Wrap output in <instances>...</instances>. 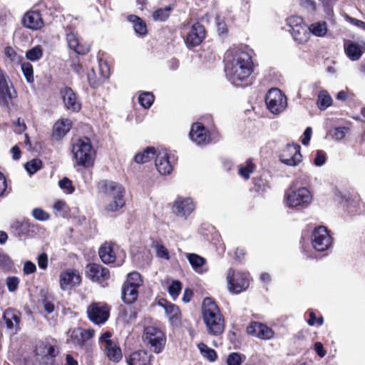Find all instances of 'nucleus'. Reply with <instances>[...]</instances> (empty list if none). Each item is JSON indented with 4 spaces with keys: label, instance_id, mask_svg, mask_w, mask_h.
Wrapping results in <instances>:
<instances>
[{
    "label": "nucleus",
    "instance_id": "1",
    "mask_svg": "<svg viewBox=\"0 0 365 365\" xmlns=\"http://www.w3.org/2000/svg\"><path fill=\"white\" fill-rule=\"evenodd\" d=\"M227 75L232 83L237 87H247L252 85L251 75L254 71L252 56L241 49L235 50L232 61L227 66Z\"/></svg>",
    "mask_w": 365,
    "mask_h": 365
},
{
    "label": "nucleus",
    "instance_id": "2",
    "mask_svg": "<svg viewBox=\"0 0 365 365\" xmlns=\"http://www.w3.org/2000/svg\"><path fill=\"white\" fill-rule=\"evenodd\" d=\"M202 317L208 334L219 336L225 328V320L216 302L210 297L203 299Z\"/></svg>",
    "mask_w": 365,
    "mask_h": 365
},
{
    "label": "nucleus",
    "instance_id": "3",
    "mask_svg": "<svg viewBox=\"0 0 365 365\" xmlns=\"http://www.w3.org/2000/svg\"><path fill=\"white\" fill-rule=\"evenodd\" d=\"M97 190L105 200L112 198V200L106 204L104 209L107 212H116L124 207L125 188L116 182L102 180L97 184Z\"/></svg>",
    "mask_w": 365,
    "mask_h": 365
},
{
    "label": "nucleus",
    "instance_id": "4",
    "mask_svg": "<svg viewBox=\"0 0 365 365\" xmlns=\"http://www.w3.org/2000/svg\"><path fill=\"white\" fill-rule=\"evenodd\" d=\"M72 153L76 165L84 168L93 167L96 152L93 149L91 140L88 137L78 138L72 145Z\"/></svg>",
    "mask_w": 365,
    "mask_h": 365
},
{
    "label": "nucleus",
    "instance_id": "5",
    "mask_svg": "<svg viewBox=\"0 0 365 365\" xmlns=\"http://www.w3.org/2000/svg\"><path fill=\"white\" fill-rule=\"evenodd\" d=\"M182 30L184 31L182 38L189 49L200 46L206 38L207 31L199 21L195 22L191 26L190 23L183 25Z\"/></svg>",
    "mask_w": 365,
    "mask_h": 365
},
{
    "label": "nucleus",
    "instance_id": "6",
    "mask_svg": "<svg viewBox=\"0 0 365 365\" xmlns=\"http://www.w3.org/2000/svg\"><path fill=\"white\" fill-rule=\"evenodd\" d=\"M312 195L306 187L294 188L292 185L284 195V200L290 207L302 209L307 207L312 202Z\"/></svg>",
    "mask_w": 365,
    "mask_h": 365
},
{
    "label": "nucleus",
    "instance_id": "7",
    "mask_svg": "<svg viewBox=\"0 0 365 365\" xmlns=\"http://www.w3.org/2000/svg\"><path fill=\"white\" fill-rule=\"evenodd\" d=\"M143 339L150 349L157 354L162 352L166 343L165 333L154 326L145 327L143 331Z\"/></svg>",
    "mask_w": 365,
    "mask_h": 365
},
{
    "label": "nucleus",
    "instance_id": "8",
    "mask_svg": "<svg viewBox=\"0 0 365 365\" xmlns=\"http://www.w3.org/2000/svg\"><path fill=\"white\" fill-rule=\"evenodd\" d=\"M111 307L104 302H93L86 309L88 319L95 324H105L109 319Z\"/></svg>",
    "mask_w": 365,
    "mask_h": 365
},
{
    "label": "nucleus",
    "instance_id": "9",
    "mask_svg": "<svg viewBox=\"0 0 365 365\" xmlns=\"http://www.w3.org/2000/svg\"><path fill=\"white\" fill-rule=\"evenodd\" d=\"M111 336V332L107 331L101 334L99 342L102 344L104 354L108 360L113 363H118L123 359L122 350L118 342L110 339Z\"/></svg>",
    "mask_w": 365,
    "mask_h": 365
},
{
    "label": "nucleus",
    "instance_id": "10",
    "mask_svg": "<svg viewBox=\"0 0 365 365\" xmlns=\"http://www.w3.org/2000/svg\"><path fill=\"white\" fill-rule=\"evenodd\" d=\"M118 246L112 242H105L98 250V255L101 262L106 264L120 266L123 262V258L118 255Z\"/></svg>",
    "mask_w": 365,
    "mask_h": 365
},
{
    "label": "nucleus",
    "instance_id": "11",
    "mask_svg": "<svg viewBox=\"0 0 365 365\" xmlns=\"http://www.w3.org/2000/svg\"><path fill=\"white\" fill-rule=\"evenodd\" d=\"M303 159L301 153V146L298 143H287L280 151L279 161L288 166L296 167Z\"/></svg>",
    "mask_w": 365,
    "mask_h": 365
},
{
    "label": "nucleus",
    "instance_id": "12",
    "mask_svg": "<svg viewBox=\"0 0 365 365\" xmlns=\"http://www.w3.org/2000/svg\"><path fill=\"white\" fill-rule=\"evenodd\" d=\"M227 280L229 291L232 294H240L250 286L249 275L245 272H235L232 268L228 270Z\"/></svg>",
    "mask_w": 365,
    "mask_h": 365
},
{
    "label": "nucleus",
    "instance_id": "13",
    "mask_svg": "<svg viewBox=\"0 0 365 365\" xmlns=\"http://www.w3.org/2000/svg\"><path fill=\"white\" fill-rule=\"evenodd\" d=\"M11 230L20 240L34 237L38 230V225L31 222L28 218L14 221L11 225Z\"/></svg>",
    "mask_w": 365,
    "mask_h": 365
},
{
    "label": "nucleus",
    "instance_id": "14",
    "mask_svg": "<svg viewBox=\"0 0 365 365\" xmlns=\"http://www.w3.org/2000/svg\"><path fill=\"white\" fill-rule=\"evenodd\" d=\"M311 242L314 249L322 252L330 247L332 244V237L327 228L320 225L312 231Z\"/></svg>",
    "mask_w": 365,
    "mask_h": 365
},
{
    "label": "nucleus",
    "instance_id": "15",
    "mask_svg": "<svg viewBox=\"0 0 365 365\" xmlns=\"http://www.w3.org/2000/svg\"><path fill=\"white\" fill-rule=\"evenodd\" d=\"M85 276L91 282L103 285L109 280L110 272L100 264L89 263L86 266Z\"/></svg>",
    "mask_w": 365,
    "mask_h": 365
},
{
    "label": "nucleus",
    "instance_id": "16",
    "mask_svg": "<svg viewBox=\"0 0 365 365\" xmlns=\"http://www.w3.org/2000/svg\"><path fill=\"white\" fill-rule=\"evenodd\" d=\"M265 103L272 113H279L285 108L286 97L279 88H273L267 93Z\"/></svg>",
    "mask_w": 365,
    "mask_h": 365
},
{
    "label": "nucleus",
    "instance_id": "17",
    "mask_svg": "<svg viewBox=\"0 0 365 365\" xmlns=\"http://www.w3.org/2000/svg\"><path fill=\"white\" fill-rule=\"evenodd\" d=\"M176 159L167 150H159L156 155L155 165L161 175H170L174 168Z\"/></svg>",
    "mask_w": 365,
    "mask_h": 365
},
{
    "label": "nucleus",
    "instance_id": "18",
    "mask_svg": "<svg viewBox=\"0 0 365 365\" xmlns=\"http://www.w3.org/2000/svg\"><path fill=\"white\" fill-rule=\"evenodd\" d=\"M60 95L66 110L76 113L81 109V101L71 87L65 86L61 88Z\"/></svg>",
    "mask_w": 365,
    "mask_h": 365
},
{
    "label": "nucleus",
    "instance_id": "19",
    "mask_svg": "<svg viewBox=\"0 0 365 365\" xmlns=\"http://www.w3.org/2000/svg\"><path fill=\"white\" fill-rule=\"evenodd\" d=\"M81 281V276L76 269H65L59 275V284L62 290L79 286Z\"/></svg>",
    "mask_w": 365,
    "mask_h": 365
},
{
    "label": "nucleus",
    "instance_id": "20",
    "mask_svg": "<svg viewBox=\"0 0 365 365\" xmlns=\"http://www.w3.org/2000/svg\"><path fill=\"white\" fill-rule=\"evenodd\" d=\"M190 139L197 145H207L211 142L210 131L200 122L194 123L191 125L189 133Z\"/></svg>",
    "mask_w": 365,
    "mask_h": 365
},
{
    "label": "nucleus",
    "instance_id": "21",
    "mask_svg": "<svg viewBox=\"0 0 365 365\" xmlns=\"http://www.w3.org/2000/svg\"><path fill=\"white\" fill-rule=\"evenodd\" d=\"M249 335L257 337L262 340H268L274 337V331L266 324L259 322H251L247 327Z\"/></svg>",
    "mask_w": 365,
    "mask_h": 365
},
{
    "label": "nucleus",
    "instance_id": "22",
    "mask_svg": "<svg viewBox=\"0 0 365 365\" xmlns=\"http://www.w3.org/2000/svg\"><path fill=\"white\" fill-rule=\"evenodd\" d=\"M195 205L190 197L182 198L178 197L174 202L172 210L177 216L185 217V219L194 210Z\"/></svg>",
    "mask_w": 365,
    "mask_h": 365
},
{
    "label": "nucleus",
    "instance_id": "23",
    "mask_svg": "<svg viewBox=\"0 0 365 365\" xmlns=\"http://www.w3.org/2000/svg\"><path fill=\"white\" fill-rule=\"evenodd\" d=\"M21 314L15 308L9 307L6 309L2 315V319L6 324V327L9 330H15L16 333L21 329Z\"/></svg>",
    "mask_w": 365,
    "mask_h": 365
},
{
    "label": "nucleus",
    "instance_id": "24",
    "mask_svg": "<svg viewBox=\"0 0 365 365\" xmlns=\"http://www.w3.org/2000/svg\"><path fill=\"white\" fill-rule=\"evenodd\" d=\"M153 356L146 350H136L125 356L127 365H152Z\"/></svg>",
    "mask_w": 365,
    "mask_h": 365
},
{
    "label": "nucleus",
    "instance_id": "25",
    "mask_svg": "<svg viewBox=\"0 0 365 365\" xmlns=\"http://www.w3.org/2000/svg\"><path fill=\"white\" fill-rule=\"evenodd\" d=\"M158 304L165 309V314L172 324L180 322L182 314L178 306L171 303L165 298L160 299Z\"/></svg>",
    "mask_w": 365,
    "mask_h": 365
},
{
    "label": "nucleus",
    "instance_id": "26",
    "mask_svg": "<svg viewBox=\"0 0 365 365\" xmlns=\"http://www.w3.org/2000/svg\"><path fill=\"white\" fill-rule=\"evenodd\" d=\"M95 335V330L93 329H81L80 328L74 329L71 333V342L83 348L86 346V341L91 339Z\"/></svg>",
    "mask_w": 365,
    "mask_h": 365
},
{
    "label": "nucleus",
    "instance_id": "27",
    "mask_svg": "<svg viewBox=\"0 0 365 365\" xmlns=\"http://www.w3.org/2000/svg\"><path fill=\"white\" fill-rule=\"evenodd\" d=\"M22 22L24 26L32 30L40 29L44 25L42 16L38 11L26 12L23 17Z\"/></svg>",
    "mask_w": 365,
    "mask_h": 365
},
{
    "label": "nucleus",
    "instance_id": "28",
    "mask_svg": "<svg viewBox=\"0 0 365 365\" xmlns=\"http://www.w3.org/2000/svg\"><path fill=\"white\" fill-rule=\"evenodd\" d=\"M72 125V121L68 118L58 120L53 125L52 137L56 140H61L71 130Z\"/></svg>",
    "mask_w": 365,
    "mask_h": 365
},
{
    "label": "nucleus",
    "instance_id": "29",
    "mask_svg": "<svg viewBox=\"0 0 365 365\" xmlns=\"http://www.w3.org/2000/svg\"><path fill=\"white\" fill-rule=\"evenodd\" d=\"M59 351L56 345L48 341H41L36 349V355H41L46 359H54L58 354Z\"/></svg>",
    "mask_w": 365,
    "mask_h": 365
},
{
    "label": "nucleus",
    "instance_id": "30",
    "mask_svg": "<svg viewBox=\"0 0 365 365\" xmlns=\"http://www.w3.org/2000/svg\"><path fill=\"white\" fill-rule=\"evenodd\" d=\"M66 41L68 47L74 51L77 54L86 55L90 51L89 46L80 43L78 37L73 32L68 33L66 35Z\"/></svg>",
    "mask_w": 365,
    "mask_h": 365
},
{
    "label": "nucleus",
    "instance_id": "31",
    "mask_svg": "<svg viewBox=\"0 0 365 365\" xmlns=\"http://www.w3.org/2000/svg\"><path fill=\"white\" fill-rule=\"evenodd\" d=\"M344 48L346 55L351 61H357L362 56L363 51L360 46L350 40H344Z\"/></svg>",
    "mask_w": 365,
    "mask_h": 365
},
{
    "label": "nucleus",
    "instance_id": "32",
    "mask_svg": "<svg viewBox=\"0 0 365 365\" xmlns=\"http://www.w3.org/2000/svg\"><path fill=\"white\" fill-rule=\"evenodd\" d=\"M127 20L133 24L134 31L138 35L144 36L148 34L145 21L138 16L130 14L127 16Z\"/></svg>",
    "mask_w": 365,
    "mask_h": 365
},
{
    "label": "nucleus",
    "instance_id": "33",
    "mask_svg": "<svg viewBox=\"0 0 365 365\" xmlns=\"http://www.w3.org/2000/svg\"><path fill=\"white\" fill-rule=\"evenodd\" d=\"M294 40L299 44L306 43L310 38V31L307 24L299 26L292 30Z\"/></svg>",
    "mask_w": 365,
    "mask_h": 365
},
{
    "label": "nucleus",
    "instance_id": "34",
    "mask_svg": "<svg viewBox=\"0 0 365 365\" xmlns=\"http://www.w3.org/2000/svg\"><path fill=\"white\" fill-rule=\"evenodd\" d=\"M138 297V288L129 286H122L121 298L124 303L132 304Z\"/></svg>",
    "mask_w": 365,
    "mask_h": 365
},
{
    "label": "nucleus",
    "instance_id": "35",
    "mask_svg": "<svg viewBox=\"0 0 365 365\" xmlns=\"http://www.w3.org/2000/svg\"><path fill=\"white\" fill-rule=\"evenodd\" d=\"M158 152L154 147L148 146L134 156V161L138 164L145 163L156 157Z\"/></svg>",
    "mask_w": 365,
    "mask_h": 365
},
{
    "label": "nucleus",
    "instance_id": "36",
    "mask_svg": "<svg viewBox=\"0 0 365 365\" xmlns=\"http://www.w3.org/2000/svg\"><path fill=\"white\" fill-rule=\"evenodd\" d=\"M41 302L43 306L45 312L48 314L52 313L55 309L53 304L54 297L49 294L47 290L41 289L40 292Z\"/></svg>",
    "mask_w": 365,
    "mask_h": 365
},
{
    "label": "nucleus",
    "instance_id": "37",
    "mask_svg": "<svg viewBox=\"0 0 365 365\" xmlns=\"http://www.w3.org/2000/svg\"><path fill=\"white\" fill-rule=\"evenodd\" d=\"M256 165L252 158L247 159L244 164L239 165L238 174L245 180L250 179L252 173L255 172Z\"/></svg>",
    "mask_w": 365,
    "mask_h": 365
},
{
    "label": "nucleus",
    "instance_id": "38",
    "mask_svg": "<svg viewBox=\"0 0 365 365\" xmlns=\"http://www.w3.org/2000/svg\"><path fill=\"white\" fill-rule=\"evenodd\" d=\"M173 7L166 6L164 8H158L152 14V18L155 21H165L170 17Z\"/></svg>",
    "mask_w": 365,
    "mask_h": 365
},
{
    "label": "nucleus",
    "instance_id": "39",
    "mask_svg": "<svg viewBox=\"0 0 365 365\" xmlns=\"http://www.w3.org/2000/svg\"><path fill=\"white\" fill-rule=\"evenodd\" d=\"M332 98L326 90L321 91L317 96V104L320 110H325L332 105Z\"/></svg>",
    "mask_w": 365,
    "mask_h": 365
},
{
    "label": "nucleus",
    "instance_id": "40",
    "mask_svg": "<svg viewBox=\"0 0 365 365\" xmlns=\"http://www.w3.org/2000/svg\"><path fill=\"white\" fill-rule=\"evenodd\" d=\"M252 184V190L258 193H263L269 187V181L262 176L253 178Z\"/></svg>",
    "mask_w": 365,
    "mask_h": 365
},
{
    "label": "nucleus",
    "instance_id": "41",
    "mask_svg": "<svg viewBox=\"0 0 365 365\" xmlns=\"http://www.w3.org/2000/svg\"><path fill=\"white\" fill-rule=\"evenodd\" d=\"M143 284L141 274L138 272H132L127 275L123 286H129L139 288Z\"/></svg>",
    "mask_w": 365,
    "mask_h": 365
},
{
    "label": "nucleus",
    "instance_id": "42",
    "mask_svg": "<svg viewBox=\"0 0 365 365\" xmlns=\"http://www.w3.org/2000/svg\"><path fill=\"white\" fill-rule=\"evenodd\" d=\"M308 28L310 34L318 37L324 36L327 32V25L325 21L313 23Z\"/></svg>",
    "mask_w": 365,
    "mask_h": 365
},
{
    "label": "nucleus",
    "instance_id": "43",
    "mask_svg": "<svg viewBox=\"0 0 365 365\" xmlns=\"http://www.w3.org/2000/svg\"><path fill=\"white\" fill-rule=\"evenodd\" d=\"M187 259H188L193 269L195 271H197L199 269H200L206 262V260L204 257L195 253L187 254Z\"/></svg>",
    "mask_w": 365,
    "mask_h": 365
},
{
    "label": "nucleus",
    "instance_id": "44",
    "mask_svg": "<svg viewBox=\"0 0 365 365\" xmlns=\"http://www.w3.org/2000/svg\"><path fill=\"white\" fill-rule=\"evenodd\" d=\"M43 53L42 47L37 45L26 52V58L31 61H37L42 58Z\"/></svg>",
    "mask_w": 365,
    "mask_h": 365
},
{
    "label": "nucleus",
    "instance_id": "45",
    "mask_svg": "<svg viewBox=\"0 0 365 365\" xmlns=\"http://www.w3.org/2000/svg\"><path fill=\"white\" fill-rule=\"evenodd\" d=\"M155 100L154 95L150 92H143L138 96V103L144 108H149Z\"/></svg>",
    "mask_w": 365,
    "mask_h": 365
},
{
    "label": "nucleus",
    "instance_id": "46",
    "mask_svg": "<svg viewBox=\"0 0 365 365\" xmlns=\"http://www.w3.org/2000/svg\"><path fill=\"white\" fill-rule=\"evenodd\" d=\"M198 347L202 356L207 358L210 361H215L217 359V354L213 349L208 347L203 343L200 344Z\"/></svg>",
    "mask_w": 365,
    "mask_h": 365
},
{
    "label": "nucleus",
    "instance_id": "47",
    "mask_svg": "<svg viewBox=\"0 0 365 365\" xmlns=\"http://www.w3.org/2000/svg\"><path fill=\"white\" fill-rule=\"evenodd\" d=\"M21 71L24 73V77L28 83H33L34 81V68L31 63L24 62L21 63Z\"/></svg>",
    "mask_w": 365,
    "mask_h": 365
},
{
    "label": "nucleus",
    "instance_id": "48",
    "mask_svg": "<svg viewBox=\"0 0 365 365\" xmlns=\"http://www.w3.org/2000/svg\"><path fill=\"white\" fill-rule=\"evenodd\" d=\"M245 359L244 354L237 352L230 353L227 357V365H241Z\"/></svg>",
    "mask_w": 365,
    "mask_h": 365
},
{
    "label": "nucleus",
    "instance_id": "49",
    "mask_svg": "<svg viewBox=\"0 0 365 365\" xmlns=\"http://www.w3.org/2000/svg\"><path fill=\"white\" fill-rule=\"evenodd\" d=\"M42 167V162L40 159L36 158L27 162L25 168L29 174H34Z\"/></svg>",
    "mask_w": 365,
    "mask_h": 365
},
{
    "label": "nucleus",
    "instance_id": "50",
    "mask_svg": "<svg viewBox=\"0 0 365 365\" xmlns=\"http://www.w3.org/2000/svg\"><path fill=\"white\" fill-rule=\"evenodd\" d=\"M215 24L217 32L220 35H226L228 33V28L225 20V17L217 15L215 17Z\"/></svg>",
    "mask_w": 365,
    "mask_h": 365
},
{
    "label": "nucleus",
    "instance_id": "51",
    "mask_svg": "<svg viewBox=\"0 0 365 365\" xmlns=\"http://www.w3.org/2000/svg\"><path fill=\"white\" fill-rule=\"evenodd\" d=\"M182 289V284L179 280H174L168 287V292L173 300H175Z\"/></svg>",
    "mask_w": 365,
    "mask_h": 365
},
{
    "label": "nucleus",
    "instance_id": "52",
    "mask_svg": "<svg viewBox=\"0 0 365 365\" xmlns=\"http://www.w3.org/2000/svg\"><path fill=\"white\" fill-rule=\"evenodd\" d=\"M61 189L64 190L68 194H72L75 191V187L73 185L72 181L67 177H64L58 182Z\"/></svg>",
    "mask_w": 365,
    "mask_h": 365
},
{
    "label": "nucleus",
    "instance_id": "53",
    "mask_svg": "<svg viewBox=\"0 0 365 365\" xmlns=\"http://www.w3.org/2000/svg\"><path fill=\"white\" fill-rule=\"evenodd\" d=\"M32 216L37 220L46 221L50 219V214L40 207H36L32 210Z\"/></svg>",
    "mask_w": 365,
    "mask_h": 365
},
{
    "label": "nucleus",
    "instance_id": "54",
    "mask_svg": "<svg viewBox=\"0 0 365 365\" xmlns=\"http://www.w3.org/2000/svg\"><path fill=\"white\" fill-rule=\"evenodd\" d=\"M10 190L8 188V182L4 175L0 172V198H4L6 197L9 192Z\"/></svg>",
    "mask_w": 365,
    "mask_h": 365
},
{
    "label": "nucleus",
    "instance_id": "55",
    "mask_svg": "<svg viewBox=\"0 0 365 365\" xmlns=\"http://www.w3.org/2000/svg\"><path fill=\"white\" fill-rule=\"evenodd\" d=\"M307 314H308L309 318L307 322L309 326H314L316 324L317 326H322L323 324L324 318L322 316L317 317L314 312H313V311H309Z\"/></svg>",
    "mask_w": 365,
    "mask_h": 365
},
{
    "label": "nucleus",
    "instance_id": "56",
    "mask_svg": "<svg viewBox=\"0 0 365 365\" xmlns=\"http://www.w3.org/2000/svg\"><path fill=\"white\" fill-rule=\"evenodd\" d=\"M4 54L12 62L21 61L22 58L11 46H6L4 48Z\"/></svg>",
    "mask_w": 365,
    "mask_h": 365
},
{
    "label": "nucleus",
    "instance_id": "57",
    "mask_svg": "<svg viewBox=\"0 0 365 365\" xmlns=\"http://www.w3.org/2000/svg\"><path fill=\"white\" fill-rule=\"evenodd\" d=\"M20 279L19 277L12 276V277H8L6 279V284L8 288V290L11 292H15L19 285Z\"/></svg>",
    "mask_w": 365,
    "mask_h": 365
},
{
    "label": "nucleus",
    "instance_id": "58",
    "mask_svg": "<svg viewBox=\"0 0 365 365\" xmlns=\"http://www.w3.org/2000/svg\"><path fill=\"white\" fill-rule=\"evenodd\" d=\"M327 155L325 151L322 150H317L315 153V157L314 158V164L316 166L323 165L327 160Z\"/></svg>",
    "mask_w": 365,
    "mask_h": 365
},
{
    "label": "nucleus",
    "instance_id": "59",
    "mask_svg": "<svg viewBox=\"0 0 365 365\" xmlns=\"http://www.w3.org/2000/svg\"><path fill=\"white\" fill-rule=\"evenodd\" d=\"M287 25L292 28V30L299 26L305 24L303 19L297 16H289L287 19Z\"/></svg>",
    "mask_w": 365,
    "mask_h": 365
},
{
    "label": "nucleus",
    "instance_id": "60",
    "mask_svg": "<svg viewBox=\"0 0 365 365\" xmlns=\"http://www.w3.org/2000/svg\"><path fill=\"white\" fill-rule=\"evenodd\" d=\"M0 267L4 271H9L13 267V262L11 259L6 255L0 256Z\"/></svg>",
    "mask_w": 365,
    "mask_h": 365
},
{
    "label": "nucleus",
    "instance_id": "61",
    "mask_svg": "<svg viewBox=\"0 0 365 365\" xmlns=\"http://www.w3.org/2000/svg\"><path fill=\"white\" fill-rule=\"evenodd\" d=\"M37 262L39 268L46 269L48 267V255L46 253L43 252L38 255L37 258Z\"/></svg>",
    "mask_w": 365,
    "mask_h": 365
},
{
    "label": "nucleus",
    "instance_id": "62",
    "mask_svg": "<svg viewBox=\"0 0 365 365\" xmlns=\"http://www.w3.org/2000/svg\"><path fill=\"white\" fill-rule=\"evenodd\" d=\"M24 274H31L36 272V264L31 261H26L23 267Z\"/></svg>",
    "mask_w": 365,
    "mask_h": 365
},
{
    "label": "nucleus",
    "instance_id": "63",
    "mask_svg": "<svg viewBox=\"0 0 365 365\" xmlns=\"http://www.w3.org/2000/svg\"><path fill=\"white\" fill-rule=\"evenodd\" d=\"M312 134V129L311 127H307L302 137L301 142L304 145H308L309 144Z\"/></svg>",
    "mask_w": 365,
    "mask_h": 365
},
{
    "label": "nucleus",
    "instance_id": "64",
    "mask_svg": "<svg viewBox=\"0 0 365 365\" xmlns=\"http://www.w3.org/2000/svg\"><path fill=\"white\" fill-rule=\"evenodd\" d=\"M346 19L351 24L365 31V22L364 21L357 19H355V18H353V17H351V16H349L347 15L346 16Z\"/></svg>",
    "mask_w": 365,
    "mask_h": 365
}]
</instances>
